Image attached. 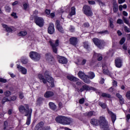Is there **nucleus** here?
<instances>
[{"instance_id": "1", "label": "nucleus", "mask_w": 130, "mask_h": 130, "mask_svg": "<svg viewBox=\"0 0 130 130\" xmlns=\"http://www.w3.org/2000/svg\"><path fill=\"white\" fill-rule=\"evenodd\" d=\"M19 111L22 114H24V116H28V114L32 113V109L29 108V105L25 104L24 106L20 105L19 107Z\"/></svg>"}, {"instance_id": "2", "label": "nucleus", "mask_w": 130, "mask_h": 130, "mask_svg": "<svg viewBox=\"0 0 130 130\" xmlns=\"http://www.w3.org/2000/svg\"><path fill=\"white\" fill-rule=\"evenodd\" d=\"M99 121L102 128L104 130H110V129H109V126H108V122H107L105 117L101 116L100 117V121Z\"/></svg>"}, {"instance_id": "3", "label": "nucleus", "mask_w": 130, "mask_h": 130, "mask_svg": "<svg viewBox=\"0 0 130 130\" xmlns=\"http://www.w3.org/2000/svg\"><path fill=\"white\" fill-rule=\"evenodd\" d=\"M92 41L95 45H96V46H97L98 48H100V49H102V48H104V46H105L106 44L104 40H100L96 38H93L92 39Z\"/></svg>"}, {"instance_id": "4", "label": "nucleus", "mask_w": 130, "mask_h": 130, "mask_svg": "<svg viewBox=\"0 0 130 130\" xmlns=\"http://www.w3.org/2000/svg\"><path fill=\"white\" fill-rule=\"evenodd\" d=\"M44 76L47 80V82L49 83L50 87L53 88V87H54V82H53V78L50 77V75H49V72L48 71H45Z\"/></svg>"}, {"instance_id": "5", "label": "nucleus", "mask_w": 130, "mask_h": 130, "mask_svg": "<svg viewBox=\"0 0 130 130\" xmlns=\"http://www.w3.org/2000/svg\"><path fill=\"white\" fill-rule=\"evenodd\" d=\"M94 91L95 92H98V90L93 87H91L87 84L83 85L82 87L79 89H77V92H84V91Z\"/></svg>"}, {"instance_id": "6", "label": "nucleus", "mask_w": 130, "mask_h": 130, "mask_svg": "<svg viewBox=\"0 0 130 130\" xmlns=\"http://www.w3.org/2000/svg\"><path fill=\"white\" fill-rule=\"evenodd\" d=\"M82 11L86 16H88V17L93 16V12H92V9H91V7L88 5L84 6Z\"/></svg>"}, {"instance_id": "7", "label": "nucleus", "mask_w": 130, "mask_h": 130, "mask_svg": "<svg viewBox=\"0 0 130 130\" xmlns=\"http://www.w3.org/2000/svg\"><path fill=\"white\" fill-rule=\"evenodd\" d=\"M29 57H30V58L35 61H38V60L40 59L41 56H40V54L38 53V52L31 51L29 53Z\"/></svg>"}, {"instance_id": "8", "label": "nucleus", "mask_w": 130, "mask_h": 130, "mask_svg": "<svg viewBox=\"0 0 130 130\" xmlns=\"http://www.w3.org/2000/svg\"><path fill=\"white\" fill-rule=\"evenodd\" d=\"M49 43L52 47L53 52L54 53H57V46L59 45V42L58 40H56L55 41V43L53 42H52V41H49Z\"/></svg>"}, {"instance_id": "9", "label": "nucleus", "mask_w": 130, "mask_h": 130, "mask_svg": "<svg viewBox=\"0 0 130 130\" xmlns=\"http://www.w3.org/2000/svg\"><path fill=\"white\" fill-rule=\"evenodd\" d=\"M35 23L39 27H42L44 25V19L42 17L38 16L35 17Z\"/></svg>"}, {"instance_id": "10", "label": "nucleus", "mask_w": 130, "mask_h": 130, "mask_svg": "<svg viewBox=\"0 0 130 130\" xmlns=\"http://www.w3.org/2000/svg\"><path fill=\"white\" fill-rule=\"evenodd\" d=\"M55 25L57 30H58L60 33H64V30H63L62 26L60 25V22H59V20H56Z\"/></svg>"}, {"instance_id": "11", "label": "nucleus", "mask_w": 130, "mask_h": 130, "mask_svg": "<svg viewBox=\"0 0 130 130\" xmlns=\"http://www.w3.org/2000/svg\"><path fill=\"white\" fill-rule=\"evenodd\" d=\"M55 30L54 29V25L53 23H50L48 28V32L49 34H53Z\"/></svg>"}, {"instance_id": "12", "label": "nucleus", "mask_w": 130, "mask_h": 130, "mask_svg": "<svg viewBox=\"0 0 130 130\" xmlns=\"http://www.w3.org/2000/svg\"><path fill=\"white\" fill-rule=\"evenodd\" d=\"M57 57L59 63H62L63 64L68 63V59H67L66 57L61 56H58Z\"/></svg>"}, {"instance_id": "13", "label": "nucleus", "mask_w": 130, "mask_h": 130, "mask_svg": "<svg viewBox=\"0 0 130 130\" xmlns=\"http://www.w3.org/2000/svg\"><path fill=\"white\" fill-rule=\"evenodd\" d=\"M115 63L117 68H121L122 67V59L120 58H117L115 60Z\"/></svg>"}, {"instance_id": "14", "label": "nucleus", "mask_w": 130, "mask_h": 130, "mask_svg": "<svg viewBox=\"0 0 130 130\" xmlns=\"http://www.w3.org/2000/svg\"><path fill=\"white\" fill-rule=\"evenodd\" d=\"M70 44L73 45V46H76L78 44V38L76 37H72L69 40Z\"/></svg>"}, {"instance_id": "15", "label": "nucleus", "mask_w": 130, "mask_h": 130, "mask_svg": "<svg viewBox=\"0 0 130 130\" xmlns=\"http://www.w3.org/2000/svg\"><path fill=\"white\" fill-rule=\"evenodd\" d=\"M17 68L19 72H21L23 75H26L27 74V69L26 68L19 65L17 64Z\"/></svg>"}, {"instance_id": "16", "label": "nucleus", "mask_w": 130, "mask_h": 130, "mask_svg": "<svg viewBox=\"0 0 130 130\" xmlns=\"http://www.w3.org/2000/svg\"><path fill=\"white\" fill-rule=\"evenodd\" d=\"M73 121V119L64 116L63 124H71Z\"/></svg>"}, {"instance_id": "17", "label": "nucleus", "mask_w": 130, "mask_h": 130, "mask_svg": "<svg viewBox=\"0 0 130 130\" xmlns=\"http://www.w3.org/2000/svg\"><path fill=\"white\" fill-rule=\"evenodd\" d=\"M64 119V116H58L55 118V120L56 122H58V123H61V124H63Z\"/></svg>"}, {"instance_id": "18", "label": "nucleus", "mask_w": 130, "mask_h": 130, "mask_svg": "<svg viewBox=\"0 0 130 130\" xmlns=\"http://www.w3.org/2000/svg\"><path fill=\"white\" fill-rule=\"evenodd\" d=\"M107 110L109 114H110L111 116V119L113 123H114V122L116 120V115L111 111L109 110V109H107Z\"/></svg>"}, {"instance_id": "19", "label": "nucleus", "mask_w": 130, "mask_h": 130, "mask_svg": "<svg viewBox=\"0 0 130 130\" xmlns=\"http://www.w3.org/2000/svg\"><path fill=\"white\" fill-rule=\"evenodd\" d=\"M54 95V93L51 91H47L44 94V97L45 98H50V97H53Z\"/></svg>"}, {"instance_id": "20", "label": "nucleus", "mask_w": 130, "mask_h": 130, "mask_svg": "<svg viewBox=\"0 0 130 130\" xmlns=\"http://www.w3.org/2000/svg\"><path fill=\"white\" fill-rule=\"evenodd\" d=\"M113 7L114 13H117V11H118V5H117L116 0H113Z\"/></svg>"}, {"instance_id": "21", "label": "nucleus", "mask_w": 130, "mask_h": 130, "mask_svg": "<svg viewBox=\"0 0 130 130\" xmlns=\"http://www.w3.org/2000/svg\"><path fill=\"white\" fill-rule=\"evenodd\" d=\"M43 102H44V99L43 98H39L37 100V105L38 106H40L43 104Z\"/></svg>"}, {"instance_id": "22", "label": "nucleus", "mask_w": 130, "mask_h": 130, "mask_svg": "<svg viewBox=\"0 0 130 130\" xmlns=\"http://www.w3.org/2000/svg\"><path fill=\"white\" fill-rule=\"evenodd\" d=\"M10 128L11 127H10L8 122L7 121H5L4 122L3 130H10Z\"/></svg>"}, {"instance_id": "23", "label": "nucleus", "mask_w": 130, "mask_h": 130, "mask_svg": "<svg viewBox=\"0 0 130 130\" xmlns=\"http://www.w3.org/2000/svg\"><path fill=\"white\" fill-rule=\"evenodd\" d=\"M38 78L41 81L44 83V84H46V83L47 82V80L44 78V76H43V75H42V74H39Z\"/></svg>"}, {"instance_id": "24", "label": "nucleus", "mask_w": 130, "mask_h": 130, "mask_svg": "<svg viewBox=\"0 0 130 130\" xmlns=\"http://www.w3.org/2000/svg\"><path fill=\"white\" fill-rule=\"evenodd\" d=\"M74 15H76V8H75V7H73L71 8V12L70 13L68 18H70V17H72Z\"/></svg>"}, {"instance_id": "25", "label": "nucleus", "mask_w": 130, "mask_h": 130, "mask_svg": "<svg viewBox=\"0 0 130 130\" xmlns=\"http://www.w3.org/2000/svg\"><path fill=\"white\" fill-rule=\"evenodd\" d=\"M67 79L70 80V81H72V82H78V81H79V79L72 76H67Z\"/></svg>"}, {"instance_id": "26", "label": "nucleus", "mask_w": 130, "mask_h": 130, "mask_svg": "<svg viewBox=\"0 0 130 130\" xmlns=\"http://www.w3.org/2000/svg\"><path fill=\"white\" fill-rule=\"evenodd\" d=\"M90 123L93 125L97 126L98 124H99V120H98L97 119H92L90 121Z\"/></svg>"}, {"instance_id": "27", "label": "nucleus", "mask_w": 130, "mask_h": 130, "mask_svg": "<svg viewBox=\"0 0 130 130\" xmlns=\"http://www.w3.org/2000/svg\"><path fill=\"white\" fill-rule=\"evenodd\" d=\"M79 78L83 80L87 75H85V73L82 71H79L78 73Z\"/></svg>"}, {"instance_id": "28", "label": "nucleus", "mask_w": 130, "mask_h": 130, "mask_svg": "<svg viewBox=\"0 0 130 130\" xmlns=\"http://www.w3.org/2000/svg\"><path fill=\"white\" fill-rule=\"evenodd\" d=\"M2 26L3 28H5L6 29V31H7V32H8V33H10V32H12L13 29L11 27L8 26V25L6 24H2Z\"/></svg>"}, {"instance_id": "29", "label": "nucleus", "mask_w": 130, "mask_h": 130, "mask_svg": "<svg viewBox=\"0 0 130 130\" xmlns=\"http://www.w3.org/2000/svg\"><path fill=\"white\" fill-rule=\"evenodd\" d=\"M46 57L49 61H53V57L50 54H46Z\"/></svg>"}, {"instance_id": "30", "label": "nucleus", "mask_w": 130, "mask_h": 130, "mask_svg": "<svg viewBox=\"0 0 130 130\" xmlns=\"http://www.w3.org/2000/svg\"><path fill=\"white\" fill-rule=\"evenodd\" d=\"M32 115V113L28 114L27 117V120H26V124L27 125H29L30 123H31V116Z\"/></svg>"}, {"instance_id": "31", "label": "nucleus", "mask_w": 130, "mask_h": 130, "mask_svg": "<svg viewBox=\"0 0 130 130\" xmlns=\"http://www.w3.org/2000/svg\"><path fill=\"white\" fill-rule=\"evenodd\" d=\"M99 105H100V106H101L103 109H106V108H107V105H106V103H105L99 102Z\"/></svg>"}, {"instance_id": "32", "label": "nucleus", "mask_w": 130, "mask_h": 130, "mask_svg": "<svg viewBox=\"0 0 130 130\" xmlns=\"http://www.w3.org/2000/svg\"><path fill=\"white\" fill-rule=\"evenodd\" d=\"M49 106L50 108L52 109V110H55L56 109V105L54 104L53 102H50L49 103Z\"/></svg>"}, {"instance_id": "33", "label": "nucleus", "mask_w": 130, "mask_h": 130, "mask_svg": "<svg viewBox=\"0 0 130 130\" xmlns=\"http://www.w3.org/2000/svg\"><path fill=\"white\" fill-rule=\"evenodd\" d=\"M43 125H44V122H43V121H41L35 126V128L37 130H38L39 128H41Z\"/></svg>"}, {"instance_id": "34", "label": "nucleus", "mask_w": 130, "mask_h": 130, "mask_svg": "<svg viewBox=\"0 0 130 130\" xmlns=\"http://www.w3.org/2000/svg\"><path fill=\"white\" fill-rule=\"evenodd\" d=\"M90 79L89 77L86 75L82 80L86 84H90L91 83V81H90Z\"/></svg>"}, {"instance_id": "35", "label": "nucleus", "mask_w": 130, "mask_h": 130, "mask_svg": "<svg viewBox=\"0 0 130 130\" xmlns=\"http://www.w3.org/2000/svg\"><path fill=\"white\" fill-rule=\"evenodd\" d=\"M88 78L91 80L94 79L95 78V74L93 72H90L88 73Z\"/></svg>"}, {"instance_id": "36", "label": "nucleus", "mask_w": 130, "mask_h": 130, "mask_svg": "<svg viewBox=\"0 0 130 130\" xmlns=\"http://www.w3.org/2000/svg\"><path fill=\"white\" fill-rule=\"evenodd\" d=\"M21 62L23 64H27L28 63V59L25 57H22L21 58Z\"/></svg>"}, {"instance_id": "37", "label": "nucleus", "mask_w": 130, "mask_h": 130, "mask_svg": "<svg viewBox=\"0 0 130 130\" xmlns=\"http://www.w3.org/2000/svg\"><path fill=\"white\" fill-rule=\"evenodd\" d=\"M83 47L85 48V49H89L90 46H89V43L88 42H84L83 43Z\"/></svg>"}, {"instance_id": "38", "label": "nucleus", "mask_w": 130, "mask_h": 130, "mask_svg": "<svg viewBox=\"0 0 130 130\" xmlns=\"http://www.w3.org/2000/svg\"><path fill=\"white\" fill-rule=\"evenodd\" d=\"M102 97H106V98H111V95L108 93H103L102 94Z\"/></svg>"}, {"instance_id": "39", "label": "nucleus", "mask_w": 130, "mask_h": 130, "mask_svg": "<svg viewBox=\"0 0 130 130\" xmlns=\"http://www.w3.org/2000/svg\"><path fill=\"white\" fill-rule=\"evenodd\" d=\"M103 73L105 75H109V71L107 69H104V67H103Z\"/></svg>"}, {"instance_id": "40", "label": "nucleus", "mask_w": 130, "mask_h": 130, "mask_svg": "<svg viewBox=\"0 0 130 130\" xmlns=\"http://www.w3.org/2000/svg\"><path fill=\"white\" fill-rule=\"evenodd\" d=\"M94 111H90L88 113H85V115L88 116V117H91L93 115Z\"/></svg>"}, {"instance_id": "41", "label": "nucleus", "mask_w": 130, "mask_h": 130, "mask_svg": "<svg viewBox=\"0 0 130 130\" xmlns=\"http://www.w3.org/2000/svg\"><path fill=\"white\" fill-rule=\"evenodd\" d=\"M9 101H10V100L8 99V98L4 97L2 100V104H5L6 102H9Z\"/></svg>"}, {"instance_id": "42", "label": "nucleus", "mask_w": 130, "mask_h": 130, "mask_svg": "<svg viewBox=\"0 0 130 130\" xmlns=\"http://www.w3.org/2000/svg\"><path fill=\"white\" fill-rule=\"evenodd\" d=\"M96 56L98 57V60L99 61L102 60V59L103 58V57H102V55H101V54H97Z\"/></svg>"}, {"instance_id": "43", "label": "nucleus", "mask_w": 130, "mask_h": 130, "mask_svg": "<svg viewBox=\"0 0 130 130\" xmlns=\"http://www.w3.org/2000/svg\"><path fill=\"white\" fill-rule=\"evenodd\" d=\"M19 34V36H26V35H27V31H20Z\"/></svg>"}, {"instance_id": "44", "label": "nucleus", "mask_w": 130, "mask_h": 130, "mask_svg": "<svg viewBox=\"0 0 130 130\" xmlns=\"http://www.w3.org/2000/svg\"><path fill=\"white\" fill-rule=\"evenodd\" d=\"M11 91L9 90H7L5 92H4V95L6 96V97H9V96H11Z\"/></svg>"}, {"instance_id": "45", "label": "nucleus", "mask_w": 130, "mask_h": 130, "mask_svg": "<svg viewBox=\"0 0 130 130\" xmlns=\"http://www.w3.org/2000/svg\"><path fill=\"white\" fill-rule=\"evenodd\" d=\"M76 28H75V27L73 25H70V27L69 28V30L70 32H75V30Z\"/></svg>"}, {"instance_id": "46", "label": "nucleus", "mask_w": 130, "mask_h": 130, "mask_svg": "<svg viewBox=\"0 0 130 130\" xmlns=\"http://www.w3.org/2000/svg\"><path fill=\"white\" fill-rule=\"evenodd\" d=\"M99 34H109V32H108V30H103L102 31H100L99 32Z\"/></svg>"}, {"instance_id": "47", "label": "nucleus", "mask_w": 130, "mask_h": 130, "mask_svg": "<svg viewBox=\"0 0 130 130\" xmlns=\"http://www.w3.org/2000/svg\"><path fill=\"white\" fill-rule=\"evenodd\" d=\"M124 30L126 33H130V29L127 27V26H125L124 27Z\"/></svg>"}, {"instance_id": "48", "label": "nucleus", "mask_w": 130, "mask_h": 130, "mask_svg": "<svg viewBox=\"0 0 130 130\" xmlns=\"http://www.w3.org/2000/svg\"><path fill=\"white\" fill-rule=\"evenodd\" d=\"M110 27L112 28H114V25H113V21H112V19H110Z\"/></svg>"}, {"instance_id": "49", "label": "nucleus", "mask_w": 130, "mask_h": 130, "mask_svg": "<svg viewBox=\"0 0 130 130\" xmlns=\"http://www.w3.org/2000/svg\"><path fill=\"white\" fill-rule=\"evenodd\" d=\"M125 42V38H122V39L120 41V44L122 45Z\"/></svg>"}, {"instance_id": "50", "label": "nucleus", "mask_w": 130, "mask_h": 130, "mask_svg": "<svg viewBox=\"0 0 130 130\" xmlns=\"http://www.w3.org/2000/svg\"><path fill=\"white\" fill-rule=\"evenodd\" d=\"M125 96L126 97V98H127V99H128L129 100H130V90L128 91L126 93V95Z\"/></svg>"}, {"instance_id": "51", "label": "nucleus", "mask_w": 130, "mask_h": 130, "mask_svg": "<svg viewBox=\"0 0 130 130\" xmlns=\"http://www.w3.org/2000/svg\"><path fill=\"white\" fill-rule=\"evenodd\" d=\"M123 20L124 23H125V24H127V25H128L129 21L127 19L125 18L124 17H123Z\"/></svg>"}, {"instance_id": "52", "label": "nucleus", "mask_w": 130, "mask_h": 130, "mask_svg": "<svg viewBox=\"0 0 130 130\" xmlns=\"http://www.w3.org/2000/svg\"><path fill=\"white\" fill-rule=\"evenodd\" d=\"M116 97H117V98H118L119 100H120V99H122V98H123L122 97V95H120V94L119 93H116Z\"/></svg>"}, {"instance_id": "53", "label": "nucleus", "mask_w": 130, "mask_h": 130, "mask_svg": "<svg viewBox=\"0 0 130 130\" xmlns=\"http://www.w3.org/2000/svg\"><path fill=\"white\" fill-rule=\"evenodd\" d=\"M119 103L121 105H122L123 104H124V99L122 98L119 100Z\"/></svg>"}, {"instance_id": "54", "label": "nucleus", "mask_w": 130, "mask_h": 130, "mask_svg": "<svg viewBox=\"0 0 130 130\" xmlns=\"http://www.w3.org/2000/svg\"><path fill=\"white\" fill-rule=\"evenodd\" d=\"M123 21L122 20V19H118L117 20V24H123Z\"/></svg>"}, {"instance_id": "55", "label": "nucleus", "mask_w": 130, "mask_h": 130, "mask_svg": "<svg viewBox=\"0 0 130 130\" xmlns=\"http://www.w3.org/2000/svg\"><path fill=\"white\" fill-rule=\"evenodd\" d=\"M84 102H85V99L84 98L81 99L79 101L80 104H84Z\"/></svg>"}, {"instance_id": "56", "label": "nucleus", "mask_w": 130, "mask_h": 130, "mask_svg": "<svg viewBox=\"0 0 130 130\" xmlns=\"http://www.w3.org/2000/svg\"><path fill=\"white\" fill-rule=\"evenodd\" d=\"M50 126H45L44 127H43V130H50Z\"/></svg>"}, {"instance_id": "57", "label": "nucleus", "mask_w": 130, "mask_h": 130, "mask_svg": "<svg viewBox=\"0 0 130 130\" xmlns=\"http://www.w3.org/2000/svg\"><path fill=\"white\" fill-rule=\"evenodd\" d=\"M19 97L20 99H23L24 98V93L23 92H19Z\"/></svg>"}, {"instance_id": "58", "label": "nucleus", "mask_w": 130, "mask_h": 130, "mask_svg": "<svg viewBox=\"0 0 130 130\" xmlns=\"http://www.w3.org/2000/svg\"><path fill=\"white\" fill-rule=\"evenodd\" d=\"M0 82L1 83H7V79H5L3 78L0 77Z\"/></svg>"}, {"instance_id": "59", "label": "nucleus", "mask_w": 130, "mask_h": 130, "mask_svg": "<svg viewBox=\"0 0 130 130\" xmlns=\"http://www.w3.org/2000/svg\"><path fill=\"white\" fill-rule=\"evenodd\" d=\"M83 26L85 27L88 28V27H90V24L88 22H85L83 24Z\"/></svg>"}, {"instance_id": "60", "label": "nucleus", "mask_w": 130, "mask_h": 130, "mask_svg": "<svg viewBox=\"0 0 130 130\" xmlns=\"http://www.w3.org/2000/svg\"><path fill=\"white\" fill-rule=\"evenodd\" d=\"M5 9L6 12H10L11 11V8H10V7L7 6L5 7Z\"/></svg>"}, {"instance_id": "61", "label": "nucleus", "mask_w": 130, "mask_h": 130, "mask_svg": "<svg viewBox=\"0 0 130 130\" xmlns=\"http://www.w3.org/2000/svg\"><path fill=\"white\" fill-rule=\"evenodd\" d=\"M11 16L12 17H14L15 19H17L18 18V16H17V13H13L12 14H11Z\"/></svg>"}, {"instance_id": "62", "label": "nucleus", "mask_w": 130, "mask_h": 130, "mask_svg": "<svg viewBox=\"0 0 130 130\" xmlns=\"http://www.w3.org/2000/svg\"><path fill=\"white\" fill-rule=\"evenodd\" d=\"M122 48L124 50H127V45L126 44H124Z\"/></svg>"}, {"instance_id": "63", "label": "nucleus", "mask_w": 130, "mask_h": 130, "mask_svg": "<svg viewBox=\"0 0 130 130\" xmlns=\"http://www.w3.org/2000/svg\"><path fill=\"white\" fill-rule=\"evenodd\" d=\"M17 99V96H13L11 97V101H15Z\"/></svg>"}, {"instance_id": "64", "label": "nucleus", "mask_w": 130, "mask_h": 130, "mask_svg": "<svg viewBox=\"0 0 130 130\" xmlns=\"http://www.w3.org/2000/svg\"><path fill=\"white\" fill-rule=\"evenodd\" d=\"M27 8H28V4H23V9H24V10H27Z\"/></svg>"}]
</instances>
